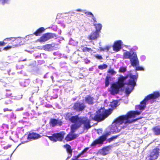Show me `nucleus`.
Instances as JSON below:
<instances>
[{
	"label": "nucleus",
	"instance_id": "3c124183",
	"mask_svg": "<svg viewBox=\"0 0 160 160\" xmlns=\"http://www.w3.org/2000/svg\"><path fill=\"white\" fill-rule=\"evenodd\" d=\"M100 50L101 51H105L104 50V48H100Z\"/></svg>",
	"mask_w": 160,
	"mask_h": 160
},
{
	"label": "nucleus",
	"instance_id": "c9c22d12",
	"mask_svg": "<svg viewBox=\"0 0 160 160\" xmlns=\"http://www.w3.org/2000/svg\"><path fill=\"white\" fill-rule=\"evenodd\" d=\"M94 56L97 59H98L101 60L102 59V57L101 56L99 55L98 54L95 55H94Z\"/></svg>",
	"mask_w": 160,
	"mask_h": 160
},
{
	"label": "nucleus",
	"instance_id": "412c9836",
	"mask_svg": "<svg viewBox=\"0 0 160 160\" xmlns=\"http://www.w3.org/2000/svg\"><path fill=\"white\" fill-rule=\"evenodd\" d=\"M54 45L53 44H47L43 46V48L44 50L50 51L53 50L54 49Z\"/></svg>",
	"mask_w": 160,
	"mask_h": 160
},
{
	"label": "nucleus",
	"instance_id": "ddd939ff",
	"mask_svg": "<svg viewBox=\"0 0 160 160\" xmlns=\"http://www.w3.org/2000/svg\"><path fill=\"white\" fill-rule=\"evenodd\" d=\"M85 108V106L84 104L80 102L75 103L72 107L74 110L78 112L83 111Z\"/></svg>",
	"mask_w": 160,
	"mask_h": 160
},
{
	"label": "nucleus",
	"instance_id": "f8f14e48",
	"mask_svg": "<svg viewBox=\"0 0 160 160\" xmlns=\"http://www.w3.org/2000/svg\"><path fill=\"white\" fill-rule=\"evenodd\" d=\"M71 129L70 132L67 135L65 138V140L67 142L71 141L77 137L76 134H74L77 130H73L72 128V124L71 126Z\"/></svg>",
	"mask_w": 160,
	"mask_h": 160
},
{
	"label": "nucleus",
	"instance_id": "4d7b16f0",
	"mask_svg": "<svg viewBox=\"0 0 160 160\" xmlns=\"http://www.w3.org/2000/svg\"><path fill=\"white\" fill-rule=\"evenodd\" d=\"M10 91V90H6V91Z\"/></svg>",
	"mask_w": 160,
	"mask_h": 160
},
{
	"label": "nucleus",
	"instance_id": "4c0bfd02",
	"mask_svg": "<svg viewBox=\"0 0 160 160\" xmlns=\"http://www.w3.org/2000/svg\"><path fill=\"white\" fill-rule=\"evenodd\" d=\"M8 43L7 42H5L4 41H1L0 42V46H2L5 45V44H7Z\"/></svg>",
	"mask_w": 160,
	"mask_h": 160
},
{
	"label": "nucleus",
	"instance_id": "f03ea898",
	"mask_svg": "<svg viewBox=\"0 0 160 160\" xmlns=\"http://www.w3.org/2000/svg\"><path fill=\"white\" fill-rule=\"evenodd\" d=\"M137 77L136 75L130 74L125 77L121 75L118 78V80L116 82L121 88L125 85L131 86L133 88L136 85V81Z\"/></svg>",
	"mask_w": 160,
	"mask_h": 160
},
{
	"label": "nucleus",
	"instance_id": "0eeeda50",
	"mask_svg": "<svg viewBox=\"0 0 160 160\" xmlns=\"http://www.w3.org/2000/svg\"><path fill=\"white\" fill-rule=\"evenodd\" d=\"M110 134V132H107L105 134L99 137L98 138L95 139L91 144V146H94L97 144L102 145L104 141H105L107 138V136Z\"/></svg>",
	"mask_w": 160,
	"mask_h": 160
},
{
	"label": "nucleus",
	"instance_id": "2f4dec72",
	"mask_svg": "<svg viewBox=\"0 0 160 160\" xmlns=\"http://www.w3.org/2000/svg\"><path fill=\"white\" fill-rule=\"evenodd\" d=\"M131 87V89H130L128 88H127L125 90V92L126 94L128 95L131 92L132 90L134 88H132V86H130Z\"/></svg>",
	"mask_w": 160,
	"mask_h": 160
},
{
	"label": "nucleus",
	"instance_id": "f257e3e1",
	"mask_svg": "<svg viewBox=\"0 0 160 160\" xmlns=\"http://www.w3.org/2000/svg\"><path fill=\"white\" fill-rule=\"evenodd\" d=\"M140 112H139L134 111L129 112L127 114L120 116L118 118L115 119L113 122V123L115 125H120L124 123L126 125L134 122L138 119H130L131 118H134L136 115H139Z\"/></svg>",
	"mask_w": 160,
	"mask_h": 160
},
{
	"label": "nucleus",
	"instance_id": "6e6552de",
	"mask_svg": "<svg viewBox=\"0 0 160 160\" xmlns=\"http://www.w3.org/2000/svg\"><path fill=\"white\" fill-rule=\"evenodd\" d=\"M159 149L158 148H155L146 157L145 160H156L159 156Z\"/></svg>",
	"mask_w": 160,
	"mask_h": 160
},
{
	"label": "nucleus",
	"instance_id": "de8ad7c7",
	"mask_svg": "<svg viewBox=\"0 0 160 160\" xmlns=\"http://www.w3.org/2000/svg\"><path fill=\"white\" fill-rule=\"evenodd\" d=\"M89 148L87 147L85 148L82 151L84 152H86L87 150L89 149Z\"/></svg>",
	"mask_w": 160,
	"mask_h": 160
},
{
	"label": "nucleus",
	"instance_id": "37998d69",
	"mask_svg": "<svg viewBox=\"0 0 160 160\" xmlns=\"http://www.w3.org/2000/svg\"><path fill=\"white\" fill-rule=\"evenodd\" d=\"M2 1V4L4 5L6 3H8L9 0H1Z\"/></svg>",
	"mask_w": 160,
	"mask_h": 160
},
{
	"label": "nucleus",
	"instance_id": "79ce46f5",
	"mask_svg": "<svg viewBox=\"0 0 160 160\" xmlns=\"http://www.w3.org/2000/svg\"><path fill=\"white\" fill-rule=\"evenodd\" d=\"M85 14L87 15H90L92 16L93 15V14L90 12H85Z\"/></svg>",
	"mask_w": 160,
	"mask_h": 160
},
{
	"label": "nucleus",
	"instance_id": "cd10ccee",
	"mask_svg": "<svg viewBox=\"0 0 160 160\" xmlns=\"http://www.w3.org/2000/svg\"><path fill=\"white\" fill-rule=\"evenodd\" d=\"M111 77L110 76H107L105 80V86L106 87H108L110 83L109 81L110 80Z\"/></svg>",
	"mask_w": 160,
	"mask_h": 160
},
{
	"label": "nucleus",
	"instance_id": "39448f33",
	"mask_svg": "<svg viewBox=\"0 0 160 160\" xmlns=\"http://www.w3.org/2000/svg\"><path fill=\"white\" fill-rule=\"evenodd\" d=\"M160 96L159 92H155L153 93L149 94L144 99L140 102L139 109L140 110H143L146 106V102L148 100L155 99Z\"/></svg>",
	"mask_w": 160,
	"mask_h": 160
},
{
	"label": "nucleus",
	"instance_id": "c03bdc74",
	"mask_svg": "<svg viewBox=\"0 0 160 160\" xmlns=\"http://www.w3.org/2000/svg\"><path fill=\"white\" fill-rule=\"evenodd\" d=\"M3 111L4 112L7 111L11 112L12 111V110L11 109H8V108H5L3 109Z\"/></svg>",
	"mask_w": 160,
	"mask_h": 160
},
{
	"label": "nucleus",
	"instance_id": "1a4fd4ad",
	"mask_svg": "<svg viewBox=\"0 0 160 160\" xmlns=\"http://www.w3.org/2000/svg\"><path fill=\"white\" fill-rule=\"evenodd\" d=\"M57 37L56 34L48 32L43 34L38 40V41L40 43L44 42L51 39L56 38Z\"/></svg>",
	"mask_w": 160,
	"mask_h": 160
},
{
	"label": "nucleus",
	"instance_id": "9b49d317",
	"mask_svg": "<svg viewBox=\"0 0 160 160\" xmlns=\"http://www.w3.org/2000/svg\"><path fill=\"white\" fill-rule=\"evenodd\" d=\"M72 114L70 112L66 113L65 116V119L66 120L70 121L73 124H75L78 118V115H76L72 116Z\"/></svg>",
	"mask_w": 160,
	"mask_h": 160
},
{
	"label": "nucleus",
	"instance_id": "5701e85b",
	"mask_svg": "<svg viewBox=\"0 0 160 160\" xmlns=\"http://www.w3.org/2000/svg\"><path fill=\"white\" fill-rule=\"evenodd\" d=\"M64 147L66 149V151L70 155V156L68 158L71 157L72 154V150L71 146L69 144H66L64 145Z\"/></svg>",
	"mask_w": 160,
	"mask_h": 160
},
{
	"label": "nucleus",
	"instance_id": "e433bc0d",
	"mask_svg": "<svg viewBox=\"0 0 160 160\" xmlns=\"http://www.w3.org/2000/svg\"><path fill=\"white\" fill-rule=\"evenodd\" d=\"M12 48V47L11 46H7L6 47H4L3 48V50L5 51H7L8 50L11 49Z\"/></svg>",
	"mask_w": 160,
	"mask_h": 160
},
{
	"label": "nucleus",
	"instance_id": "c756f323",
	"mask_svg": "<svg viewBox=\"0 0 160 160\" xmlns=\"http://www.w3.org/2000/svg\"><path fill=\"white\" fill-rule=\"evenodd\" d=\"M108 66L106 64L100 65L98 66V68L101 70H103L107 68Z\"/></svg>",
	"mask_w": 160,
	"mask_h": 160
},
{
	"label": "nucleus",
	"instance_id": "f3484780",
	"mask_svg": "<svg viewBox=\"0 0 160 160\" xmlns=\"http://www.w3.org/2000/svg\"><path fill=\"white\" fill-rule=\"evenodd\" d=\"M62 123V122L61 120L54 118H51L49 122L50 126L53 127L57 125L61 126Z\"/></svg>",
	"mask_w": 160,
	"mask_h": 160
},
{
	"label": "nucleus",
	"instance_id": "dca6fc26",
	"mask_svg": "<svg viewBox=\"0 0 160 160\" xmlns=\"http://www.w3.org/2000/svg\"><path fill=\"white\" fill-rule=\"evenodd\" d=\"M122 42L121 40H118L115 42L113 46V50L117 52L120 50L122 48Z\"/></svg>",
	"mask_w": 160,
	"mask_h": 160
},
{
	"label": "nucleus",
	"instance_id": "c85d7f7f",
	"mask_svg": "<svg viewBox=\"0 0 160 160\" xmlns=\"http://www.w3.org/2000/svg\"><path fill=\"white\" fill-rule=\"evenodd\" d=\"M118 136L119 135L113 136L112 137H111V138H110L109 139H108V142H110L114 140L117 138Z\"/></svg>",
	"mask_w": 160,
	"mask_h": 160
},
{
	"label": "nucleus",
	"instance_id": "a878e982",
	"mask_svg": "<svg viewBox=\"0 0 160 160\" xmlns=\"http://www.w3.org/2000/svg\"><path fill=\"white\" fill-rule=\"evenodd\" d=\"M93 25L96 28L95 31L99 33L102 28V24L100 23H93Z\"/></svg>",
	"mask_w": 160,
	"mask_h": 160
},
{
	"label": "nucleus",
	"instance_id": "393cba45",
	"mask_svg": "<svg viewBox=\"0 0 160 160\" xmlns=\"http://www.w3.org/2000/svg\"><path fill=\"white\" fill-rule=\"evenodd\" d=\"M154 134L156 135H160V128L158 126L154 127L152 128Z\"/></svg>",
	"mask_w": 160,
	"mask_h": 160
},
{
	"label": "nucleus",
	"instance_id": "f704fd0d",
	"mask_svg": "<svg viewBox=\"0 0 160 160\" xmlns=\"http://www.w3.org/2000/svg\"><path fill=\"white\" fill-rule=\"evenodd\" d=\"M135 67H136L135 69L136 71H141L143 70V68L142 67H140L138 66Z\"/></svg>",
	"mask_w": 160,
	"mask_h": 160
},
{
	"label": "nucleus",
	"instance_id": "7ed1b4c3",
	"mask_svg": "<svg viewBox=\"0 0 160 160\" xmlns=\"http://www.w3.org/2000/svg\"><path fill=\"white\" fill-rule=\"evenodd\" d=\"M77 119L76 123L72 124L73 130H77L81 126L82 124L83 125L84 129L88 130L91 128L90 120L87 118L78 116Z\"/></svg>",
	"mask_w": 160,
	"mask_h": 160
},
{
	"label": "nucleus",
	"instance_id": "423d86ee",
	"mask_svg": "<svg viewBox=\"0 0 160 160\" xmlns=\"http://www.w3.org/2000/svg\"><path fill=\"white\" fill-rule=\"evenodd\" d=\"M65 134V133L64 131H61L58 133L53 134L52 136H48V137L51 141L54 142H62Z\"/></svg>",
	"mask_w": 160,
	"mask_h": 160
},
{
	"label": "nucleus",
	"instance_id": "aec40b11",
	"mask_svg": "<svg viewBox=\"0 0 160 160\" xmlns=\"http://www.w3.org/2000/svg\"><path fill=\"white\" fill-rule=\"evenodd\" d=\"M110 148V146H108L103 148L101 150L100 153L103 156L106 155L109 153Z\"/></svg>",
	"mask_w": 160,
	"mask_h": 160
},
{
	"label": "nucleus",
	"instance_id": "bb28decb",
	"mask_svg": "<svg viewBox=\"0 0 160 160\" xmlns=\"http://www.w3.org/2000/svg\"><path fill=\"white\" fill-rule=\"evenodd\" d=\"M82 48V51L84 52H92V50L90 48H88L87 47H84L83 46H81Z\"/></svg>",
	"mask_w": 160,
	"mask_h": 160
},
{
	"label": "nucleus",
	"instance_id": "473e14b6",
	"mask_svg": "<svg viewBox=\"0 0 160 160\" xmlns=\"http://www.w3.org/2000/svg\"><path fill=\"white\" fill-rule=\"evenodd\" d=\"M118 102L117 101L112 102L111 103V105L112 107H116L118 106Z\"/></svg>",
	"mask_w": 160,
	"mask_h": 160
},
{
	"label": "nucleus",
	"instance_id": "864d4df0",
	"mask_svg": "<svg viewBox=\"0 0 160 160\" xmlns=\"http://www.w3.org/2000/svg\"><path fill=\"white\" fill-rule=\"evenodd\" d=\"M84 153V152L83 151H82L79 153V154L80 155H82Z\"/></svg>",
	"mask_w": 160,
	"mask_h": 160
},
{
	"label": "nucleus",
	"instance_id": "a19ab883",
	"mask_svg": "<svg viewBox=\"0 0 160 160\" xmlns=\"http://www.w3.org/2000/svg\"><path fill=\"white\" fill-rule=\"evenodd\" d=\"M110 48V46H107L104 48V50L106 51H108Z\"/></svg>",
	"mask_w": 160,
	"mask_h": 160
},
{
	"label": "nucleus",
	"instance_id": "b1692460",
	"mask_svg": "<svg viewBox=\"0 0 160 160\" xmlns=\"http://www.w3.org/2000/svg\"><path fill=\"white\" fill-rule=\"evenodd\" d=\"M132 57V54L131 53L129 52L126 51L123 53V59H129Z\"/></svg>",
	"mask_w": 160,
	"mask_h": 160
},
{
	"label": "nucleus",
	"instance_id": "a18cd8bd",
	"mask_svg": "<svg viewBox=\"0 0 160 160\" xmlns=\"http://www.w3.org/2000/svg\"><path fill=\"white\" fill-rule=\"evenodd\" d=\"M102 130L101 129H98L97 130V133L98 134H100L102 133Z\"/></svg>",
	"mask_w": 160,
	"mask_h": 160
},
{
	"label": "nucleus",
	"instance_id": "2eb2a0df",
	"mask_svg": "<svg viewBox=\"0 0 160 160\" xmlns=\"http://www.w3.org/2000/svg\"><path fill=\"white\" fill-rule=\"evenodd\" d=\"M41 137V135L37 133L34 132H30L28 135L27 139L28 140H35L38 139Z\"/></svg>",
	"mask_w": 160,
	"mask_h": 160
},
{
	"label": "nucleus",
	"instance_id": "20e7f679",
	"mask_svg": "<svg viewBox=\"0 0 160 160\" xmlns=\"http://www.w3.org/2000/svg\"><path fill=\"white\" fill-rule=\"evenodd\" d=\"M109 111L106 110L104 108H101L96 112V114L92 118V120L98 122L104 120L110 115Z\"/></svg>",
	"mask_w": 160,
	"mask_h": 160
},
{
	"label": "nucleus",
	"instance_id": "ea45409f",
	"mask_svg": "<svg viewBox=\"0 0 160 160\" xmlns=\"http://www.w3.org/2000/svg\"><path fill=\"white\" fill-rule=\"evenodd\" d=\"M5 96L7 97H11V96L12 95V93H5Z\"/></svg>",
	"mask_w": 160,
	"mask_h": 160
},
{
	"label": "nucleus",
	"instance_id": "72a5a7b5",
	"mask_svg": "<svg viewBox=\"0 0 160 160\" xmlns=\"http://www.w3.org/2000/svg\"><path fill=\"white\" fill-rule=\"evenodd\" d=\"M108 73H110L111 75H114L116 73V72L112 69H110L108 71Z\"/></svg>",
	"mask_w": 160,
	"mask_h": 160
},
{
	"label": "nucleus",
	"instance_id": "4468645a",
	"mask_svg": "<svg viewBox=\"0 0 160 160\" xmlns=\"http://www.w3.org/2000/svg\"><path fill=\"white\" fill-rule=\"evenodd\" d=\"M132 66L133 67L138 66L139 61L136 53L133 52L132 53V57L130 60Z\"/></svg>",
	"mask_w": 160,
	"mask_h": 160
},
{
	"label": "nucleus",
	"instance_id": "603ef678",
	"mask_svg": "<svg viewBox=\"0 0 160 160\" xmlns=\"http://www.w3.org/2000/svg\"><path fill=\"white\" fill-rule=\"evenodd\" d=\"M84 153V152L83 151H82L79 153V154L80 155H82Z\"/></svg>",
	"mask_w": 160,
	"mask_h": 160
},
{
	"label": "nucleus",
	"instance_id": "58836bf2",
	"mask_svg": "<svg viewBox=\"0 0 160 160\" xmlns=\"http://www.w3.org/2000/svg\"><path fill=\"white\" fill-rule=\"evenodd\" d=\"M92 18L93 20V22H94V23H95L97 22V20L96 18H95V17L93 15V14L92 16Z\"/></svg>",
	"mask_w": 160,
	"mask_h": 160
},
{
	"label": "nucleus",
	"instance_id": "09e8293b",
	"mask_svg": "<svg viewBox=\"0 0 160 160\" xmlns=\"http://www.w3.org/2000/svg\"><path fill=\"white\" fill-rule=\"evenodd\" d=\"M81 156V155H80V154L79 153L77 156H75V159H78V158H79Z\"/></svg>",
	"mask_w": 160,
	"mask_h": 160
},
{
	"label": "nucleus",
	"instance_id": "9d476101",
	"mask_svg": "<svg viewBox=\"0 0 160 160\" xmlns=\"http://www.w3.org/2000/svg\"><path fill=\"white\" fill-rule=\"evenodd\" d=\"M121 88L116 82L113 83L111 84L108 91L111 94L115 95L119 93Z\"/></svg>",
	"mask_w": 160,
	"mask_h": 160
},
{
	"label": "nucleus",
	"instance_id": "49530a36",
	"mask_svg": "<svg viewBox=\"0 0 160 160\" xmlns=\"http://www.w3.org/2000/svg\"><path fill=\"white\" fill-rule=\"evenodd\" d=\"M12 38H7L4 39V41L7 40L8 41H11L12 39Z\"/></svg>",
	"mask_w": 160,
	"mask_h": 160
},
{
	"label": "nucleus",
	"instance_id": "6e6d98bb",
	"mask_svg": "<svg viewBox=\"0 0 160 160\" xmlns=\"http://www.w3.org/2000/svg\"><path fill=\"white\" fill-rule=\"evenodd\" d=\"M26 61V59H24V60H22V61Z\"/></svg>",
	"mask_w": 160,
	"mask_h": 160
},
{
	"label": "nucleus",
	"instance_id": "5fc2aeb1",
	"mask_svg": "<svg viewBox=\"0 0 160 160\" xmlns=\"http://www.w3.org/2000/svg\"><path fill=\"white\" fill-rule=\"evenodd\" d=\"M51 79H52V81H53V76H51Z\"/></svg>",
	"mask_w": 160,
	"mask_h": 160
},
{
	"label": "nucleus",
	"instance_id": "4be33fe9",
	"mask_svg": "<svg viewBox=\"0 0 160 160\" xmlns=\"http://www.w3.org/2000/svg\"><path fill=\"white\" fill-rule=\"evenodd\" d=\"M45 28L42 27H41L37 29L36 31L34 32L33 34L36 36H40L41 34L45 31Z\"/></svg>",
	"mask_w": 160,
	"mask_h": 160
},
{
	"label": "nucleus",
	"instance_id": "7c9ffc66",
	"mask_svg": "<svg viewBox=\"0 0 160 160\" xmlns=\"http://www.w3.org/2000/svg\"><path fill=\"white\" fill-rule=\"evenodd\" d=\"M126 68L125 67H121L119 69V72H120L124 73L126 71Z\"/></svg>",
	"mask_w": 160,
	"mask_h": 160
},
{
	"label": "nucleus",
	"instance_id": "a211bd4d",
	"mask_svg": "<svg viewBox=\"0 0 160 160\" xmlns=\"http://www.w3.org/2000/svg\"><path fill=\"white\" fill-rule=\"evenodd\" d=\"M99 36V33L95 31H93L88 37V39L92 41L97 39Z\"/></svg>",
	"mask_w": 160,
	"mask_h": 160
},
{
	"label": "nucleus",
	"instance_id": "6ab92c4d",
	"mask_svg": "<svg viewBox=\"0 0 160 160\" xmlns=\"http://www.w3.org/2000/svg\"><path fill=\"white\" fill-rule=\"evenodd\" d=\"M94 99V98L90 95H87L85 98V102L89 105L93 104Z\"/></svg>",
	"mask_w": 160,
	"mask_h": 160
},
{
	"label": "nucleus",
	"instance_id": "8fccbe9b",
	"mask_svg": "<svg viewBox=\"0 0 160 160\" xmlns=\"http://www.w3.org/2000/svg\"><path fill=\"white\" fill-rule=\"evenodd\" d=\"M76 10V11H78V12H81L82 11V10L80 9H77Z\"/></svg>",
	"mask_w": 160,
	"mask_h": 160
}]
</instances>
